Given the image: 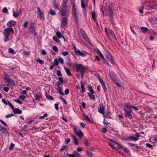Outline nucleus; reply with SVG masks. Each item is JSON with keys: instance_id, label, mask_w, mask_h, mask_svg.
<instances>
[{"instance_id": "nucleus-1", "label": "nucleus", "mask_w": 157, "mask_h": 157, "mask_svg": "<svg viewBox=\"0 0 157 157\" xmlns=\"http://www.w3.org/2000/svg\"><path fill=\"white\" fill-rule=\"evenodd\" d=\"M73 69L75 71L80 72V73L85 72L87 69L86 67L82 64H76L73 66Z\"/></svg>"}, {"instance_id": "nucleus-2", "label": "nucleus", "mask_w": 157, "mask_h": 157, "mask_svg": "<svg viewBox=\"0 0 157 157\" xmlns=\"http://www.w3.org/2000/svg\"><path fill=\"white\" fill-rule=\"evenodd\" d=\"M14 33L13 29L12 28L9 27L6 28L4 29L3 33L4 36V41L6 42L8 41V39L9 38V36L11 33Z\"/></svg>"}, {"instance_id": "nucleus-3", "label": "nucleus", "mask_w": 157, "mask_h": 157, "mask_svg": "<svg viewBox=\"0 0 157 157\" xmlns=\"http://www.w3.org/2000/svg\"><path fill=\"white\" fill-rule=\"evenodd\" d=\"M129 103L125 104V108L124 109L125 112V116L128 117L129 119L132 118L131 111H132L131 107L129 105Z\"/></svg>"}, {"instance_id": "nucleus-4", "label": "nucleus", "mask_w": 157, "mask_h": 157, "mask_svg": "<svg viewBox=\"0 0 157 157\" xmlns=\"http://www.w3.org/2000/svg\"><path fill=\"white\" fill-rule=\"evenodd\" d=\"M5 78L4 80L6 81L7 83L8 84V85H10L11 87L13 86H15V83L14 80L11 79L10 76L6 73H5L4 74Z\"/></svg>"}, {"instance_id": "nucleus-5", "label": "nucleus", "mask_w": 157, "mask_h": 157, "mask_svg": "<svg viewBox=\"0 0 157 157\" xmlns=\"http://www.w3.org/2000/svg\"><path fill=\"white\" fill-rule=\"evenodd\" d=\"M104 11L106 16H109L110 18L113 17V10L110 6H106Z\"/></svg>"}, {"instance_id": "nucleus-6", "label": "nucleus", "mask_w": 157, "mask_h": 157, "mask_svg": "<svg viewBox=\"0 0 157 157\" xmlns=\"http://www.w3.org/2000/svg\"><path fill=\"white\" fill-rule=\"evenodd\" d=\"M143 5L146 9L150 10L151 9L152 4L150 0H142Z\"/></svg>"}, {"instance_id": "nucleus-7", "label": "nucleus", "mask_w": 157, "mask_h": 157, "mask_svg": "<svg viewBox=\"0 0 157 157\" xmlns=\"http://www.w3.org/2000/svg\"><path fill=\"white\" fill-rule=\"evenodd\" d=\"M110 77L114 84L116 85L118 87L121 86V85L117 82L118 78L116 75L113 74H110Z\"/></svg>"}, {"instance_id": "nucleus-8", "label": "nucleus", "mask_w": 157, "mask_h": 157, "mask_svg": "<svg viewBox=\"0 0 157 157\" xmlns=\"http://www.w3.org/2000/svg\"><path fill=\"white\" fill-rule=\"evenodd\" d=\"M72 13V15L74 17L75 22V24H77L78 22V17L80 14H79L78 11L74 12Z\"/></svg>"}, {"instance_id": "nucleus-9", "label": "nucleus", "mask_w": 157, "mask_h": 157, "mask_svg": "<svg viewBox=\"0 0 157 157\" xmlns=\"http://www.w3.org/2000/svg\"><path fill=\"white\" fill-rule=\"evenodd\" d=\"M80 32L83 39L86 41H88L89 40L88 38L85 31L82 29H80Z\"/></svg>"}, {"instance_id": "nucleus-10", "label": "nucleus", "mask_w": 157, "mask_h": 157, "mask_svg": "<svg viewBox=\"0 0 157 157\" xmlns=\"http://www.w3.org/2000/svg\"><path fill=\"white\" fill-rule=\"evenodd\" d=\"M38 15L39 16L41 20H43L44 19V14L40 10V7H37Z\"/></svg>"}, {"instance_id": "nucleus-11", "label": "nucleus", "mask_w": 157, "mask_h": 157, "mask_svg": "<svg viewBox=\"0 0 157 157\" xmlns=\"http://www.w3.org/2000/svg\"><path fill=\"white\" fill-rule=\"evenodd\" d=\"M77 129L75 128L74 127V130L75 132L76 133V135H78L80 138H82L83 136V133L80 130L77 131Z\"/></svg>"}, {"instance_id": "nucleus-12", "label": "nucleus", "mask_w": 157, "mask_h": 157, "mask_svg": "<svg viewBox=\"0 0 157 157\" xmlns=\"http://www.w3.org/2000/svg\"><path fill=\"white\" fill-rule=\"evenodd\" d=\"M107 60V63L109 66H110L109 62L111 64H113L114 62L113 58L111 55H109L106 57Z\"/></svg>"}, {"instance_id": "nucleus-13", "label": "nucleus", "mask_w": 157, "mask_h": 157, "mask_svg": "<svg viewBox=\"0 0 157 157\" xmlns=\"http://www.w3.org/2000/svg\"><path fill=\"white\" fill-rule=\"evenodd\" d=\"M75 54L78 56H81L82 57H84L86 56V52L82 51V52L80 51L79 50H78L75 53Z\"/></svg>"}, {"instance_id": "nucleus-14", "label": "nucleus", "mask_w": 157, "mask_h": 157, "mask_svg": "<svg viewBox=\"0 0 157 157\" xmlns=\"http://www.w3.org/2000/svg\"><path fill=\"white\" fill-rule=\"evenodd\" d=\"M67 20L66 18L63 17L61 23V26L62 28H63L67 24Z\"/></svg>"}, {"instance_id": "nucleus-15", "label": "nucleus", "mask_w": 157, "mask_h": 157, "mask_svg": "<svg viewBox=\"0 0 157 157\" xmlns=\"http://www.w3.org/2000/svg\"><path fill=\"white\" fill-rule=\"evenodd\" d=\"M16 23V21H14L10 20L7 23V25L8 27H10L14 25Z\"/></svg>"}, {"instance_id": "nucleus-16", "label": "nucleus", "mask_w": 157, "mask_h": 157, "mask_svg": "<svg viewBox=\"0 0 157 157\" xmlns=\"http://www.w3.org/2000/svg\"><path fill=\"white\" fill-rule=\"evenodd\" d=\"M13 113L15 114H21L22 113V111L18 108H14L13 109Z\"/></svg>"}, {"instance_id": "nucleus-17", "label": "nucleus", "mask_w": 157, "mask_h": 157, "mask_svg": "<svg viewBox=\"0 0 157 157\" xmlns=\"http://www.w3.org/2000/svg\"><path fill=\"white\" fill-rule=\"evenodd\" d=\"M36 28L29 29V32L31 34H33L35 36L36 35Z\"/></svg>"}, {"instance_id": "nucleus-18", "label": "nucleus", "mask_w": 157, "mask_h": 157, "mask_svg": "<svg viewBox=\"0 0 157 157\" xmlns=\"http://www.w3.org/2000/svg\"><path fill=\"white\" fill-rule=\"evenodd\" d=\"M98 112L102 115L105 114L104 109L103 106H101V107L98 109Z\"/></svg>"}, {"instance_id": "nucleus-19", "label": "nucleus", "mask_w": 157, "mask_h": 157, "mask_svg": "<svg viewBox=\"0 0 157 157\" xmlns=\"http://www.w3.org/2000/svg\"><path fill=\"white\" fill-rule=\"evenodd\" d=\"M80 82L81 84L82 92V93H84L85 91V88L84 82L82 81H81Z\"/></svg>"}, {"instance_id": "nucleus-20", "label": "nucleus", "mask_w": 157, "mask_h": 157, "mask_svg": "<svg viewBox=\"0 0 157 157\" xmlns=\"http://www.w3.org/2000/svg\"><path fill=\"white\" fill-rule=\"evenodd\" d=\"M36 28V25L34 22H31L30 23V25L29 29Z\"/></svg>"}, {"instance_id": "nucleus-21", "label": "nucleus", "mask_w": 157, "mask_h": 157, "mask_svg": "<svg viewBox=\"0 0 157 157\" xmlns=\"http://www.w3.org/2000/svg\"><path fill=\"white\" fill-rule=\"evenodd\" d=\"M94 93H89V92H87V94L88 95L89 97H90V99L92 100H95V96L93 94Z\"/></svg>"}, {"instance_id": "nucleus-22", "label": "nucleus", "mask_w": 157, "mask_h": 157, "mask_svg": "<svg viewBox=\"0 0 157 157\" xmlns=\"http://www.w3.org/2000/svg\"><path fill=\"white\" fill-rule=\"evenodd\" d=\"M64 68L67 74L68 75L71 76V74L70 72V69L66 67H64Z\"/></svg>"}, {"instance_id": "nucleus-23", "label": "nucleus", "mask_w": 157, "mask_h": 157, "mask_svg": "<svg viewBox=\"0 0 157 157\" xmlns=\"http://www.w3.org/2000/svg\"><path fill=\"white\" fill-rule=\"evenodd\" d=\"M83 116L84 117V119L86 121H89V122H91V120L89 117L85 113L83 114Z\"/></svg>"}, {"instance_id": "nucleus-24", "label": "nucleus", "mask_w": 157, "mask_h": 157, "mask_svg": "<svg viewBox=\"0 0 157 157\" xmlns=\"http://www.w3.org/2000/svg\"><path fill=\"white\" fill-rule=\"evenodd\" d=\"M56 34L58 38H61V37H62L65 40L64 38L62 36L61 33L59 31H57L56 33Z\"/></svg>"}, {"instance_id": "nucleus-25", "label": "nucleus", "mask_w": 157, "mask_h": 157, "mask_svg": "<svg viewBox=\"0 0 157 157\" xmlns=\"http://www.w3.org/2000/svg\"><path fill=\"white\" fill-rule=\"evenodd\" d=\"M77 11V7L75 6V3H74L72 7V13Z\"/></svg>"}, {"instance_id": "nucleus-26", "label": "nucleus", "mask_w": 157, "mask_h": 157, "mask_svg": "<svg viewBox=\"0 0 157 157\" xmlns=\"http://www.w3.org/2000/svg\"><path fill=\"white\" fill-rule=\"evenodd\" d=\"M88 89L90 91L89 93H94V91L90 85H88Z\"/></svg>"}, {"instance_id": "nucleus-27", "label": "nucleus", "mask_w": 157, "mask_h": 157, "mask_svg": "<svg viewBox=\"0 0 157 157\" xmlns=\"http://www.w3.org/2000/svg\"><path fill=\"white\" fill-rule=\"evenodd\" d=\"M91 16L92 18L93 19L94 21H95L96 20V16L95 14V11H93L91 13Z\"/></svg>"}, {"instance_id": "nucleus-28", "label": "nucleus", "mask_w": 157, "mask_h": 157, "mask_svg": "<svg viewBox=\"0 0 157 157\" xmlns=\"http://www.w3.org/2000/svg\"><path fill=\"white\" fill-rule=\"evenodd\" d=\"M157 10V3L154 2L152 5L151 9Z\"/></svg>"}, {"instance_id": "nucleus-29", "label": "nucleus", "mask_w": 157, "mask_h": 157, "mask_svg": "<svg viewBox=\"0 0 157 157\" xmlns=\"http://www.w3.org/2000/svg\"><path fill=\"white\" fill-rule=\"evenodd\" d=\"M67 10L62 9L60 10L61 14L63 16H64L67 13Z\"/></svg>"}, {"instance_id": "nucleus-30", "label": "nucleus", "mask_w": 157, "mask_h": 157, "mask_svg": "<svg viewBox=\"0 0 157 157\" xmlns=\"http://www.w3.org/2000/svg\"><path fill=\"white\" fill-rule=\"evenodd\" d=\"M59 62L58 61V59L57 58H56L54 59V63L53 65L54 66H57L59 65Z\"/></svg>"}, {"instance_id": "nucleus-31", "label": "nucleus", "mask_w": 157, "mask_h": 157, "mask_svg": "<svg viewBox=\"0 0 157 157\" xmlns=\"http://www.w3.org/2000/svg\"><path fill=\"white\" fill-rule=\"evenodd\" d=\"M46 94V98L48 99V100H53V97L50 95H48L47 94V93L46 92L45 93Z\"/></svg>"}, {"instance_id": "nucleus-32", "label": "nucleus", "mask_w": 157, "mask_h": 157, "mask_svg": "<svg viewBox=\"0 0 157 157\" xmlns=\"http://www.w3.org/2000/svg\"><path fill=\"white\" fill-rule=\"evenodd\" d=\"M72 137L75 142V144L77 145H78V142L77 138L74 136H73Z\"/></svg>"}, {"instance_id": "nucleus-33", "label": "nucleus", "mask_w": 157, "mask_h": 157, "mask_svg": "<svg viewBox=\"0 0 157 157\" xmlns=\"http://www.w3.org/2000/svg\"><path fill=\"white\" fill-rule=\"evenodd\" d=\"M36 62L39 63L40 64H43L44 63V61L39 58L37 59L36 60Z\"/></svg>"}, {"instance_id": "nucleus-34", "label": "nucleus", "mask_w": 157, "mask_h": 157, "mask_svg": "<svg viewBox=\"0 0 157 157\" xmlns=\"http://www.w3.org/2000/svg\"><path fill=\"white\" fill-rule=\"evenodd\" d=\"M59 89L58 90V92L61 95H64L65 94L64 93L62 92V90H63L62 88L61 87H59Z\"/></svg>"}, {"instance_id": "nucleus-35", "label": "nucleus", "mask_w": 157, "mask_h": 157, "mask_svg": "<svg viewBox=\"0 0 157 157\" xmlns=\"http://www.w3.org/2000/svg\"><path fill=\"white\" fill-rule=\"evenodd\" d=\"M27 125H25L23 127L21 128V130L22 131L27 132Z\"/></svg>"}, {"instance_id": "nucleus-36", "label": "nucleus", "mask_w": 157, "mask_h": 157, "mask_svg": "<svg viewBox=\"0 0 157 157\" xmlns=\"http://www.w3.org/2000/svg\"><path fill=\"white\" fill-rule=\"evenodd\" d=\"M41 96L39 94H36L35 98V100H39L41 98Z\"/></svg>"}, {"instance_id": "nucleus-37", "label": "nucleus", "mask_w": 157, "mask_h": 157, "mask_svg": "<svg viewBox=\"0 0 157 157\" xmlns=\"http://www.w3.org/2000/svg\"><path fill=\"white\" fill-rule=\"evenodd\" d=\"M141 30L143 33H145L147 31L148 29L146 27H142L141 28Z\"/></svg>"}, {"instance_id": "nucleus-38", "label": "nucleus", "mask_w": 157, "mask_h": 157, "mask_svg": "<svg viewBox=\"0 0 157 157\" xmlns=\"http://www.w3.org/2000/svg\"><path fill=\"white\" fill-rule=\"evenodd\" d=\"M108 31L109 33H110L112 36V37H113V36L114 37H115V36L114 34V33L113 31L112 30L110 29H108Z\"/></svg>"}, {"instance_id": "nucleus-39", "label": "nucleus", "mask_w": 157, "mask_h": 157, "mask_svg": "<svg viewBox=\"0 0 157 157\" xmlns=\"http://www.w3.org/2000/svg\"><path fill=\"white\" fill-rule=\"evenodd\" d=\"M53 40L54 41L57 42V43H59L60 42V40L56 36H53Z\"/></svg>"}, {"instance_id": "nucleus-40", "label": "nucleus", "mask_w": 157, "mask_h": 157, "mask_svg": "<svg viewBox=\"0 0 157 157\" xmlns=\"http://www.w3.org/2000/svg\"><path fill=\"white\" fill-rule=\"evenodd\" d=\"M0 131L3 132L6 131H7V130L4 127L0 125Z\"/></svg>"}, {"instance_id": "nucleus-41", "label": "nucleus", "mask_w": 157, "mask_h": 157, "mask_svg": "<svg viewBox=\"0 0 157 157\" xmlns=\"http://www.w3.org/2000/svg\"><path fill=\"white\" fill-rule=\"evenodd\" d=\"M49 13L51 15H55L56 14V13L55 12V11L54 10H52V9H50V12H49Z\"/></svg>"}, {"instance_id": "nucleus-42", "label": "nucleus", "mask_w": 157, "mask_h": 157, "mask_svg": "<svg viewBox=\"0 0 157 157\" xmlns=\"http://www.w3.org/2000/svg\"><path fill=\"white\" fill-rule=\"evenodd\" d=\"M101 85L103 89L104 92H105L106 91V88L105 82L101 84Z\"/></svg>"}, {"instance_id": "nucleus-43", "label": "nucleus", "mask_w": 157, "mask_h": 157, "mask_svg": "<svg viewBox=\"0 0 157 157\" xmlns=\"http://www.w3.org/2000/svg\"><path fill=\"white\" fill-rule=\"evenodd\" d=\"M58 60L59 62L61 64H63L64 63V60L61 57H59L58 59Z\"/></svg>"}, {"instance_id": "nucleus-44", "label": "nucleus", "mask_w": 157, "mask_h": 157, "mask_svg": "<svg viewBox=\"0 0 157 157\" xmlns=\"http://www.w3.org/2000/svg\"><path fill=\"white\" fill-rule=\"evenodd\" d=\"M98 78L99 79L100 82L101 84L105 82L100 75H99L98 76Z\"/></svg>"}, {"instance_id": "nucleus-45", "label": "nucleus", "mask_w": 157, "mask_h": 157, "mask_svg": "<svg viewBox=\"0 0 157 157\" xmlns=\"http://www.w3.org/2000/svg\"><path fill=\"white\" fill-rule=\"evenodd\" d=\"M81 7L82 9H84L86 6L83 0H81Z\"/></svg>"}, {"instance_id": "nucleus-46", "label": "nucleus", "mask_w": 157, "mask_h": 157, "mask_svg": "<svg viewBox=\"0 0 157 157\" xmlns=\"http://www.w3.org/2000/svg\"><path fill=\"white\" fill-rule=\"evenodd\" d=\"M98 54L104 60H105V58L104 56L101 53V52H100V50H98Z\"/></svg>"}, {"instance_id": "nucleus-47", "label": "nucleus", "mask_w": 157, "mask_h": 157, "mask_svg": "<svg viewBox=\"0 0 157 157\" xmlns=\"http://www.w3.org/2000/svg\"><path fill=\"white\" fill-rule=\"evenodd\" d=\"M28 22L27 21H26L24 23L23 25V26L25 28H26L28 26Z\"/></svg>"}, {"instance_id": "nucleus-48", "label": "nucleus", "mask_w": 157, "mask_h": 157, "mask_svg": "<svg viewBox=\"0 0 157 157\" xmlns=\"http://www.w3.org/2000/svg\"><path fill=\"white\" fill-rule=\"evenodd\" d=\"M106 116L105 115L104 116V117H106L107 118H109V115H111V112L109 111L107 112L106 113Z\"/></svg>"}, {"instance_id": "nucleus-49", "label": "nucleus", "mask_w": 157, "mask_h": 157, "mask_svg": "<svg viewBox=\"0 0 157 157\" xmlns=\"http://www.w3.org/2000/svg\"><path fill=\"white\" fill-rule=\"evenodd\" d=\"M9 52L10 53L12 54H15V52L13 49L11 48H9Z\"/></svg>"}, {"instance_id": "nucleus-50", "label": "nucleus", "mask_w": 157, "mask_h": 157, "mask_svg": "<svg viewBox=\"0 0 157 157\" xmlns=\"http://www.w3.org/2000/svg\"><path fill=\"white\" fill-rule=\"evenodd\" d=\"M14 146H15V144H13V143H11L10 144V146L9 147V149L10 150H12V149H13V148L14 147Z\"/></svg>"}, {"instance_id": "nucleus-51", "label": "nucleus", "mask_w": 157, "mask_h": 157, "mask_svg": "<svg viewBox=\"0 0 157 157\" xmlns=\"http://www.w3.org/2000/svg\"><path fill=\"white\" fill-rule=\"evenodd\" d=\"M83 13L84 15L86 17L87 16V10L86 9H84L83 10Z\"/></svg>"}, {"instance_id": "nucleus-52", "label": "nucleus", "mask_w": 157, "mask_h": 157, "mask_svg": "<svg viewBox=\"0 0 157 157\" xmlns=\"http://www.w3.org/2000/svg\"><path fill=\"white\" fill-rule=\"evenodd\" d=\"M72 46L73 47V49L74 50V51L75 53V52L77 51L78 50H77V49L76 48V46L75 45V44L74 43H73L72 44Z\"/></svg>"}, {"instance_id": "nucleus-53", "label": "nucleus", "mask_w": 157, "mask_h": 157, "mask_svg": "<svg viewBox=\"0 0 157 157\" xmlns=\"http://www.w3.org/2000/svg\"><path fill=\"white\" fill-rule=\"evenodd\" d=\"M52 49L53 50L56 52H57L58 51V48L57 47L55 46H53Z\"/></svg>"}, {"instance_id": "nucleus-54", "label": "nucleus", "mask_w": 157, "mask_h": 157, "mask_svg": "<svg viewBox=\"0 0 157 157\" xmlns=\"http://www.w3.org/2000/svg\"><path fill=\"white\" fill-rule=\"evenodd\" d=\"M67 147V146L66 145L62 146L60 149V150L61 151H63Z\"/></svg>"}, {"instance_id": "nucleus-55", "label": "nucleus", "mask_w": 157, "mask_h": 157, "mask_svg": "<svg viewBox=\"0 0 157 157\" xmlns=\"http://www.w3.org/2000/svg\"><path fill=\"white\" fill-rule=\"evenodd\" d=\"M48 116V114L47 113H45L43 116H41L39 117V119H44L45 117H47Z\"/></svg>"}, {"instance_id": "nucleus-56", "label": "nucleus", "mask_w": 157, "mask_h": 157, "mask_svg": "<svg viewBox=\"0 0 157 157\" xmlns=\"http://www.w3.org/2000/svg\"><path fill=\"white\" fill-rule=\"evenodd\" d=\"M86 153L90 157H91L93 155V154L91 151H86Z\"/></svg>"}, {"instance_id": "nucleus-57", "label": "nucleus", "mask_w": 157, "mask_h": 157, "mask_svg": "<svg viewBox=\"0 0 157 157\" xmlns=\"http://www.w3.org/2000/svg\"><path fill=\"white\" fill-rule=\"evenodd\" d=\"M8 104L11 107V108L13 109L14 108V106L9 101H8Z\"/></svg>"}, {"instance_id": "nucleus-58", "label": "nucleus", "mask_w": 157, "mask_h": 157, "mask_svg": "<svg viewBox=\"0 0 157 157\" xmlns=\"http://www.w3.org/2000/svg\"><path fill=\"white\" fill-rule=\"evenodd\" d=\"M83 143L84 145L86 146H88L89 144L88 140H86Z\"/></svg>"}, {"instance_id": "nucleus-59", "label": "nucleus", "mask_w": 157, "mask_h": 157, "mask_svg": "<svg viewBox=\"0 0 157 157\" xmlns=\"http://www.w3.org/2000/svg\"><path fill=\"white\" fill-rule=\"evenodd\" d=\"M19 98L21 100L23 101L26 98V96L25 95H21L19 96Z\"/></svg>"}, {"instance_id": "nucleus-60", "label": "nucleus", "mask_w": 157, "mask_h": 157, "mask_svg": "<svg viewBox=\"0 0 157 157\" xmlns=\"http://www.w3.org/2000/svg\"><path fill=\"white\" fill-rule=\"evenodd\" d=\"M41 54L44 55H45L46 54V51L44 49H42L41 52Z\"/></svg>"}, {"instance_id": "nucleus-61", "label": "nucleus", "mask_w": 157, "mask_h": 157, "mask_svg": "<svg viewBox=\"0 0 157 157\" xmlns=\"http://www.w3.org/2000/svg\"><path fill=\"white\" fill-rule=\"evenodd\" d=\"M23 53L25 56H29L30 54V52L24 51L23 52Z\"/></svg>"}, {"instance_id": "nucleus-62", "label": "nucleus", "mask_w": 157, "mask_h": 157, "mask_svg": "<svg viewBox=\"0 0 157 157\" xmlns=\"http://www.w3.org/2000/svg\"><path fill=\"white\" fill-rule=\"evenodd\" d=\"M13 116H14V115L13 114V113H12L11 114H8L6 116V118H8L10 117Z\"/></svg>"}, {"instance_id": "nucleus-63", "label": "nucleus", "mask_w": 157, "mask_h": 157, "mask_svg": "<svg viewBox=\"0 0 157 157\" xmlns=\"http://www.w3.org/2000/svg\"><path fill=\"white\" fill-rule=\"evenodd\" d=\"M68 52L67 51H64L62 52V54L64 56H66L68 55Z\"/></svg>"}, {"instance_id": "nucleus-64", "label": "nucleus", "mask_w": 157, "mask_h": 157, "mask_svg": "<svg viewBox=\"0 0 157 157\" xmlns=\"http://www.w3.org/2000/svg\"><path fill=\"white\" fill-rule=\"evenodd\" d=\"M67 156L69 157H75L76 155L75 154H69L67 155Z\"/></svg>"}]
</instances>
